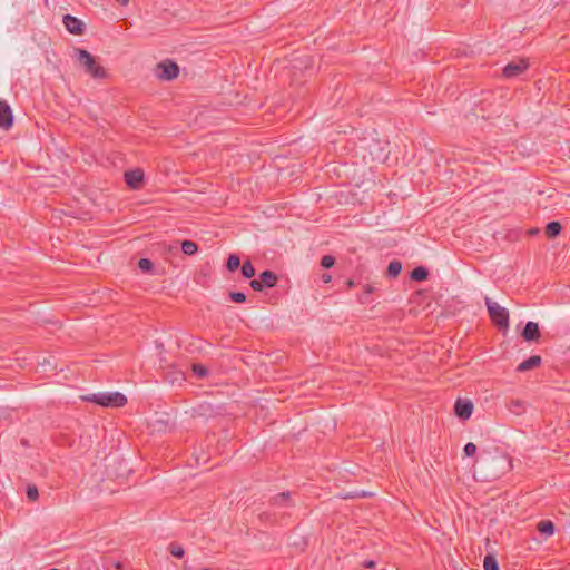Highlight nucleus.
I'll return each instance as SVG.
<instances>
[{"label": "nucleus", "instance_id": "1", "mask_svg": "<svg viewBox=\"0 0 570 570\" xmlns=\"http://www.w3.org/2000/svg\"><path fill=\"white\" fill-rule=\"evenodd\" d=\"M72 57L77 60L85 73L89 75L91 78L104 79L107 77L105 68L100 66L96 57L86 49L73 48Z\"/></svg>", "mask_w": 570, "mask_h": 570}, {"label": "nucleus", "instance_id": "2", "mask_svg": "<svg viewBox=\"0 0 570 570\" xmlns=\"http://www.w3.org/2000/svg\"><path fill=\"white\" fill-rule=\"evenodd\" d=\"M82 400L105 407H121L127 403V397L120 392L94 393L82 396Z\"/></svg>", "mask_w": 570, "mask_h": 570}, {"label": "nucleus", "instance_id": "3", "mask_svg": "<svg viewBox=\"0 0 570 570\" xmlns=\"http://www.w3.org/2000/svg\"><path fill=\"white\" fill-rule=\"evenodd\" d=\"M489 316L500 331L509 328V311L488 296L484 298Z\"/></svg>", "mask_w": 570, "mask_h": 570}, {"label": "nucleus", "instance_id": "4", "mask_svg": "<svg viewBox=\"0 0 570 570\" xmlns=\"http://www.w3.org/2000/svg\"><path fill=\"white\" fill-rule=\"evenodd\" d=\"M157 76L161 80H173L179 75V67L171 60H165L157 65Z\"/></svg>", "mask_w": 570, "mask_h": 570}, {"label": "nucleus", "instance_id": "5", "mask_svg": "<svg viewBox=\"0 0 570 570\" xmlns=\"http://www.w3.org/2000/svg\"><path fill=\"white\" fill-rule=\"evenodd\" d=\"M528 67L529 63L523 59L518 61H511L503 68L502 75L509 79L515 78L522 72H524L528 69Z\"/></svg>", "mask_w": 570, "mask_h": 570}, {"label": "nucleus", "instance_id": "6", "mask_svg": "<svg viewBox=\"0 0 570 570\" xmlns=\"http://www.w3.org/2000/svg\"><path fill=\"white\" fill-rule=\"evenodd\" d=\"M454 413L461 420H468L473 413V403L468 399H458L454 404Z\"/></svg>", "mask_w": 570, "mask_h": 570}, {"label": "nucleus", "instance_id": "7", "mask_svg": "<svg viewBox=\"0 0 570 570\" xmlns=\"http://www.w3.org/2000/svg\"><path fill=\"white\" fill-rule=\"evenodd\" d=\"M126 184L131 189H140L144 183V170L140 168H135L131 170H128L124 175Z\"/></svg>", "mask_w": 570, "mask_h": 570}, {"label": "nucleus", "instance_id": "8", "mask_svg": "<svg viewBox=\"0 0 570 570\" xmlns=\"http://www.w3.org/2000/svg\"><path fill=\"white\" fill-rule=\"evenodd\" d=\"M13 114L7 101L0 100V128L8 130L12 127Z\"/></svg>", "mask_w": 570, "mask_h": 570}, {"label": "nucleus", "instance_id": "9", "mask_svg": "<svg viewBox=\"0 0 570 570\" xmlns=\"http://www.w3.org/2000/svg\"><path fill=\"white\" fill-rule=\"evenodd\" d=\"M63 24L70 33L76 36H80L85 31L83 22L71 14H66L63 17Z\"/></svg>", "mask_w": 570, "mask_h": 570}, {"label": "nucleus", "instance_id": "10", "mask_svg": "<svg viewBox=\"0 0 570 570\" xmlns=\"http://www.w3.org/2000/svg\"><path fill=\"white\" fill-rule=\"evenodd\" d=\"M521 335L523 340L527 342L538 341L540 337V330L538 323L529 321L525 324Z\"/></svg>", "mask_w": 570, "mask_h": 570}, {"label": "nucleus", "instance_id": "11", "mask_svg": "<svg viewBox=\"0 0 570 570\" xmlns=\"http://www.w3.org/2000/svg\"><path fill=\"white\" fill-rule=\"evenodd\" d=\"M271 504L277 508L291 507V492L285 491L274 495L271 498Z\"/></svg>", "mask_w": 570, "mask_h": 570}, {"label": "nucleus", "instance_id": "12", "mask_svg": "<svg viewBox=\"0 0 570 570\" xmlns=\"http://www.w3.org/2000/svg\"><path fill=\"white\" fill-rule=\"evenodd\" d=\"M542 360H541V356L539 355H532L530 356L528 360L521 362L518 366H517V371L518 372H527V371H530L532 368H535L538 367L540 364H541Z\"/></svg>", "mask_w": 570, "mask_h": 570}, {"label": "nucleus", "instance_id": "13", "mask_svg": "<svg viewBox=\"0 0 570 570\" xmlns=\"http://www.w3.org/2000/svg\"><path fill=\"white\" fill-rule=\"evenodd\" d=\"M258 278L265 288H273L276 286L278 277L272 271H264L259 274Z\"/></svg>", "mask_w": 570, "mask_h": 570}, {"label": "nucleus", "instance_id": "14", "mask_svg": "<svg viewBox=\"0 0 570 570\" xmlns=\"http://www.w3.org/2000/svg\"><path fill=\"white\" fill-rule=\"evenodd\" d=\"M537 530L540 534L547 537H551L554 533L556 527L550 520H542L538 523Z\"/></svg>", "mask_w": 570, "mask_h": 570}, {"label": "nucleus", "instance_id": "15", "mask_svg": "<svg viewBox=\"0 0 570 570\" xmlns=\"http://www.w3.org/2000/svg\"><path fill=\"white\" fill-rule=\"evenodd\" d=\"M401 271H402L401 262L394 259V261L389 263V266L386 268L385 274L390 278H395V277H397L400 275Z\"/></svg>", "mask_w": 570, "mask_h": 570}, {"label": "nucleus", "instance_id": "16", "mask_svg": "<svg viewBox=\"0 0 570 570\" xmlns=\"http://www.w3.org/2000/svg\"><path fill=\"white\" fill-rule=\"evenodd\" d=\"M561 224L559 222H550L546 226V235L548 238H554L561 233Z\"/></svg>", "mask_w": 570, "mask_h": 570}, {"label": "nucleus", "instance_id": "17", "mask_svg": "<svg viewBox=\"0 0 570 570\" xmlns=\"http://www.w3.org/2000/svg\"><path fill=\"white\" fill-rule=\"evenodd\" d=\"M429 276V271L424 266H417L411 272V278L416 282L425 281Z\"/></svg>", "mask_w": 570, "mask_h": 570}, {"label": "nucleus", "instance_id": "18", "mask_svg": "<svg viewBox=\"0 0 570 570\" xmlns=\"http://www.w3.org/2000/svg\"><path fill=\"white\" fill-rule=\"evenodd\" d=\"M181 250L185 255L191 256L198 252V245L193 240H183Z\"/></svg>", "mask_w": 570, "mask_h": 570}, {"label": "nucleus", "instance_id": "19", "mask_svg": "<svg viewBox=\"0 0 570 570\" xmlns=\"http://www.w3.org/2000/svg\"><path fill=\"white\" fill-rule=\"evenodd\" d=\"M240 266V258L238 255L236 254H230L227 258V262H226V268L229 271V272H235L236 269H238Z\"/></svg>", "mask_w": 570, "mask_h": 570}, {"label": "nucleus", "instance_id": "20", "mask_svg": "<svg viewBox=\"0 0 570 570\" xmlns=\"http://www.w3.org/2000/svg\"><path fill=\"white\" fill-rule=\"evenodd\" d=\"M240 267H242L240 272H242V275H243L244 278L249 279V278L254 277V275H255V267H254V265L252 264L250 261L244 262Z\"/></svg>", "mask_w": 570, "mask_h": 570}, {"label": "nucleus", "instance_id": "21", "mask_svg": "<svg viewBox=\"0 0 570 570\" xmlns=\"http://www.w3.org/2000/svg\"><path fill=\"white\" fill-rule=\"evenodd\" d=\"M484 570H500L498 561L493 554H487L483 560Z\"/></svg>", "mask_w": 570, "mask_h": 570}, {"label": "nucleus", "instance_id": "22", "mask_svg": "<svg viewBox=\"0 0 570 570\" xmlns=\"http://www.w3.org/2000/svg\"><path fill=\"white\" fill-rule=\"evenodd\" d=\"M168 551L176 558H183L185 556V550L184 548L176 543V542H171L168 547Z\"/></svg>", "mask_w": 570, "mask_h": 570}, {"label": "nucleus", "instance_id": "23", "mask_svg": "<svg viewBox=\"0 0 570 570\" xmlns=\"http://www.w3.org/2000/svg\"><path fill=\"white\" fill-rule=\"evenodd\" d=\"M195 412L198 414V415H212L214 413V409L210 404L208 403H202L197 406V409H195Z\"/></svg>", "mask_w": 570, "mask_h": 570}, {"label": "nucleus", "instance_id": "24", "mask_svg": "<svg viewBox=\"0 0 570 570\" xmlns=\"http://www.w3.org/2000/svg\"><path fill=\"white\" fill-rule=\"evenodd\" d=\"M191 370L193 373L199 379H204L208 374V370L202 364H193Z\"/></svg>", "mask_w": 570, "mask_h": 570}, {"label": "nucleus", "instance_id": "25", "mask_svg": "<svg viewBox=\"0 0 570 570\" xmlns=\"http://www.w3.org/2000/svg\"><path fill=\"white\" fill-rule=\"evenodd\" d=\"M509 409L511 412L520 414L524 411V402L520 400H513L511 401Z\"/></svg>", "mask_w": 570, "mask_h": 570}, {"label": "nucleus", "instance_id": "26", "mask_svg": "<svg viewBox=\"0 0 570 570\" xmlns=\"http://www.w3.org/2000/svg\"><path fill=\"white\" fill-rule=\"evenodd\" d=\"M138 267L142 272H151L154 268V263L148 258H140L138 262Z\"/></svg>", "mask_w": 570, "mask_h": 570}, {"label": "nucleus", "instance_id": "27", "mask_svg": "<svg viewBox=\"0 0 570 570\" xmlns=\"http://www.w3.org/2000/svg\"><path fill=\"white\" fill-rule=\"evenodd\" d=\"M26 493L30 501H36L39 498V492L36 485H28Z\"/></svg>", "mask_w": 570, "mask_h": 570}, {"label": "nucleus", "instance_id": "28", "mask_svg": "<svg viewBox=\"0 0 570 570\" xmlns=\"http://www.w3.org/2000/svg\"><path fill=\"white\" fill-rule=\"evenodd\" d=\"M335 264V258L332 255H325L321 259V266L324 268H331Z\"/></svg>", "mask_w": 570, "mask_h": 570}, {"label": "nucleus", "instance_id": "29", "mask_svg": "<svg viewBox=\"0 0 570 570\" xmlns=\"http://www.w3.org/2000/svg\"><path fill=\"white\" fill-rule=\"evenodd\" d=\"M229 298L235 303H244L246 301V296L242 292H230Z\"/></svg>", "mask_w": 570, "mask_h": 570}, {"label": "nucleus", "instance_id": "30", "mask_svg": "<svg viewBox=\"0 0 570 570\" xmlns=\"http://www.w3.org/2000/svg\"><path fill=\"white\" fill-rule=\"evenodd\" d=\"M476 445L472 442L466 443L463 448L465 456H473L476 453Z\"/></svg>", "mask_w": 570, "mask_h": 570}, {"label": "nucleus", "instance_id": "31", "mask_svg": "<svg viewBox=\"0 0 570 570\" xmlns=\"http://www.w3.org/2000/svg\"><path fill=\"white\" fill-rule=\"evenodd\" d=\"M249 286L256 292H262L265 288L259 278L252 279Z\"/></svg>", "mask_w": 570, "mask_h": 570}, {"label": "nucleus", "instance_id": "32", "mask_svg": "<svg viewBox=\"0 0 570 570\" xmlns=\"http://www.w3.org/2000/svg\"><path fill=\"white\" fill-rule=\"evenodd\" d=\"M358 302L361 304H368L371 302L370 294H365V292L358 297Z\"/></svg>", "mask_w": 570, "mask_h": 570}, {"label": "nucleus", "instance_id": "33", "mask_svg": "<svg viewBox=\"0 0 570 570\" xmlns=\"http://www.w3.org/2000/svg\"><path fill=\"white\" fill-rule=\"evenodd\" d=\"M364 292H365V294H370L371 295L374 292V287L372 285H370V284H366L364 286Z\"/></svg>", "mask_w": 570, "mask_h": 570}, {"label": "nucleus", "instance_id": "34", "mask_svg": "<svg viewBox=\"0 0 570 570\" xmlns=\"http://www.w3.org/2000/svg\"><path fill=\"white\" fill-rule=\"evenodd\" d=\"M322 279L324 283H328L332 279V276L330 274H323Z\"/></svg>", "mask_w": 570, "mask_h": 570}, {"label": "nucleus", "instance_id": "35", "mask_svg": "<svg viewBox=\"0 0 570 570\" xmlns=\"http://www.w3.org/2000/svg\"><path fill=\"white\" fill-rule=\"evenodd\" d=\"M364 566H365L366 568H374V567H375V562H374L373 560H370V561H366V562L364 563Z\"/></svg>", "mask_w": 570, "mask_h": 570}, {"label": "nucleus", "instance_id": "36", "mask_svg": "<svg viewBox=\"0 0 570 570\" xmlns=\"http://www.w3.org/2000/svg\"><path fill=\"white\" fill-rule=\"evenodd\" d=\"M346 285H347V287H348V288H352V287H354V286H355V282H354L353 279H348V281L346 282Z\"/></svg>", "mask_w": 570, "mask_h": 570}, {"label": "nucleus", "instance_id": "37", "mask_svg": "<svg viewBox=\"0 0 570 570\" xmlns=\"http://www.w3.org/2000/svg\"><path fill=\"white\" fill-rule=\"evenodd\" d=\"M121 6H127L129 3V0H116Z\"/></svg>", "mask_w": 570, "mask_h": 570}, {"label": "nucleus", "instance_id": "38", "mask_svg": "<svg viewBox=\"0 0 570 570\" xmlns=\"http://www.w3.org/2000/svg\"><path fill=\"white\" fill-rule=\"evenodd\" d=\"M538 232H539L538 229H532L530 233H531L532 235H534V234H537Z\"/></svg>", "mask_w": 570, "mask_h": 570}, {"label": "nucleus", "instance_id": "39", "mask_svg": "<svg viewBox=\"0 0 570 570\" xmlns=\"http://www.w3.org/2000/svg\"><path fill=\"white\" fill-rule=\"evenodd\" d=\"M50 570H59V569H57V568H51Z\"/></svg>", "mask_w": 570, "mask_h": 570}, {"label": "nucleus", "instance_id": "40", "mask_svg": "<svg viewBox=\"0 0 570 570\" xmlns=\"http://www.w3.org/2000/svg\"><path fill=\"white\" fill-rule=\"evenodd\" d=\"M203 570H212V569L206 568V569H203Z\"/></svg>", "mask_w": 570, "mask_h": 570}]
</instances>
